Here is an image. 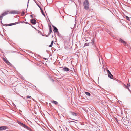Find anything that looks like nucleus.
I'll return each mask as SVG.
<instances>
[{
    "mask_svg": "<svg viewBox=\"0 0 131 131\" xmlns=\"http://www.w3.org/2000/svg\"><path fill=\"white\" fill-rule=\"evenodd\" d=\"M83 6L84 9L86 10H88L89 8V2L87 0H85L83 2Z\"/></svg>",
    "mask_w": 131,
    "mask_h": 131,
    "instance_id": "nucleus-1",
    "label": "nucleus"
},
{
    "mask_svg": "<svg viewBox=\"0 0 131 131\" xmlns=\"http://www.w3.org/2000/svg\"><path fill=\"white\" fill-rule=\"evenodd\" d=\"M8 12H5L1 15L0 16V20H1V22L3 16L8 14Z\"/></svg>",
    "mask_w": 131,
    "mask_h": 131,
    "instance_id": "nucleus-2",
    "label": "nucleus"
},
{
    "mask_svg": "<svg viewBox=\"0 0 131 131\" xmlns=\"http://www.w3.org/2000/svg\"><path fill=\"white\" fill-rule=\"evenodd\" d=\"M20 13V12H19V11L15 10L11 11L9 13L13 14H19Z\"/></svg>",
    "mask_w": 131,
    "mask_h": 131,
    "instance_id": "nucleus-3",
    "label": "nucleus"
},
{
    "mask_svg": "<svg viewBox=\"0 0 131 131\" xmlns=\"http://www.w3.org/2000/svg\"><path fill=\"white\" fill-rule=\"evenodd\" d=\"M119 42H121V43H122L125 46H126V44H127V43L125 41H124L123 40L120 38L119 40Z\"/></svg>",
    "mask_w": 131,
    "mask_h": 131,
    "instance_id": "nucleus-4",
    "label": "nucleus"
},
{
    "mask_svg": "<svg viewBox=\"0 0 131 131\" xmlns=\"http://www.w3.org/2000/svg\"><path fill=\"white\" fill-rule=\"evenodd\" d=\"M69 113L73 116H77L78 115L77 113L73 112L70 111L69 112Z\"/></svg>",
    "mask_w": 131,
    "mask_h": 131,
    "instance_id": "nucleus-5",
    "label": "nucleus"
},
{
    "mask_svg": "<svg viewBox=\"0 0 131 131\" xmlns=\"http://www.w3.org/2000/svg\"><path fill=\"white\" fill-rule=\"evenodd\" d=\"M52 27L54 29L53 31L54 33L56 32H58V29L54 26H52Z\"/></svg>",
    "mask_w": 131,
    "mask_h": 131,
    "instance_id": "nucleus-6",
    "label": "nucleus"
},
{
    "mask_svg": "<svg viewBox=\"0 0 131 131\" xmlns=\"http://www.w3.org/2000/svg\"><path fill=\"white\" fill-rule=\"evenodd\" d=\"M19 124L22 126L23 127L25 128H26V127H27V126L24 124L21 123L20 122H19Z\"/></svg>",
    "mask_w": 131,
    "mask_h": 131,
    "instance_id": "nucleus-7",
    "label": "nucleus"
},
{
    "mask_svg": "<svg viewBox=\"0 0 131 131\" xmlns=\"http://www.w3.org/2000/svg\"><path fill=\"white\" fill-rule=\"evenodd\" d=\"M31 22L33 25H35L36 24V21L35 19H32L31 20Z\"/></svg>",
    "mask_w": 131,
    "mask_h": 131,
    "instance_id": "nucleus-8",
    "label": "nucleus"
},
{
    "mask_svg": "<svg viewBox=\"0 0 131 131\" xmlns=\"http://www.w3.org/2000/svg\"><path fill=\"white\" fill-rule=\"evenodd\" d=\"M63 70L64 71L66 72L70 70L69 69L66 67H64V68H63Z\"/></svg>",
    "mask_w": 131,
    "mask_h": 131,
    "instance_id": "nucleus-9",
    "label": "nucleus"
},
{
    "mask_svg": "<svg viewBox=\"0 0 131 131\" xmlns=\"http://www.w3.org/2000/svg\"><path fill=\"white\" fill-rule=\"evenodd\" d=\"M6 129V127L5 126L0 127V131Z\"/></svg>",
    "mask_w": 131,
    "mask_h": 131,
    "instance_id": "nucleus-10",
    "label": "nucleus"
},
{
    "mask_svg": "<svg viewBox=\"0 0 131 131\" xmlns=\"http://www.w3.org/2000/svg\"><path fill=\"white\" fill-rule=\"evenodd\" d=\"M90 44L92 46H94L95 45L94 43V41L93 40H92L91 43H90Z\"/></svg>",
    "mask_w": 131,
    "mask_h": 131,
    "instance_id": "nucleus-11",
    "label": "nucleus"
},
{
    "mask_svg": "<svg viewBox=\"0 0 131 131\" xmlns=\"http://www.w3.org/2000/svg\"><path fill=\"white\" fill-rule=\"evenodd\" d=\"M49 32L48 33V34H50L52 32V28L50 26L49 27Z\"/></svg>",
    "mask_w": 131,
    "mask_h": 131,
    "instance_id": "nucleus-12",
    "label": "nucleus"
},
{
    "mask_svg": "<svg viewBox=\"0 0 131 131\" xmlns=\"http://www.w3.org/2000/svg\"><path fill=\"white\" fill-rule=\"evenodd\" d=\"M85 94L86 95L88 96H90L91 95L90 93L88 92H85Z\"/></svg>",
    "mask_w": 131,
    "mask_h": 131,
    "instance_id": "nucleus-13",
    "label": "nucleus"
},
{
    "mask_svg": "<svg viewBox=\"0 0 131 131\" xmlns=\"http://www.w3.org/2000/svg\"><path fill=\"white\" fill-rule=\"evenodd\" d=\"M92 47L94 49L97 51L98 48L95 46V45L94 46H92Z\"/></svg>",
    "mask_w": 131,
    "mask_h": 131,
    "instance_id": "nucleus-14",
    "label": "nucleus"
},
{
    "mask_svg": "<svg viewBox=\"0 0 131 131\" xmlns=\"http://www.w3.org/2000/svg\"><path fill=\"white\" fill-rule=\"evenodd\" d=\"M108 77L111 79H113V75L111 74V73L110 74H109L108 75Z\"/></svg>",
    "mask_w": 131,
    "mask_h": 131,
    "instance_id": "nucleus-15",
    "label": "nucleus"
},
{
    "mask_svg": "<svg viewBox=\"0 0 131 131\" xmlns=\"http://www.w3.org/2000/svg\"><path fill=\"white\" fill-rule=\"evenodd\" d=\"M10 24H3V25L4 26H10Z\"/></svg>",
    "mask_w": 131,
    "mask_h": 131,
    "instance_id": "nucleus-16",
    "label": "nucleus"
},
{
    "mask_svg": "<svg viewBox=\"0 0 131 131\" xmlns=\"http://www.w3.org/2000/svg\"><path fill=\"white\" fill-rule=\"evenodd\" d=\"M25 128L27 129V130H28L29 131H31V128L29 127H28L27 126V127H26Z\"/></svg>",
    "mask_w": 131,
    "mask_h": 131,
    "instance_id": "nucleus-17",
    "label": "nucleus"
},
{
    "mask_svg": "<svg viewBox=\"0 0 131 131\" xmlns=\"http://www.w3.org/2000/svg\"><path fill=\"white\" fill-rule=\"evenodd\" d=\"M52 103H54L55 104V105H57L58 104V102L56 101H52Z\"/></svg>",
    "mask_w": 131,
    "mask_h": 131,
    "instance_id": "nucleus-18",
    "label": "nucleus"
},
{
    "mask_svg": "<svg viewBox=\"0 0 131 131\" xmlns=\"http://www.w3.org/2000/svg\"><path fill=\"white\" fill-rule=\"evenodd\" d=\"M90 45V43H85L84 44L85 46H89Z\"/></svg>",
    "mask_w": 131,
    "mask_h": 131,
    "instance_id": "nucleus-19",
    "label": "nucleus"
},
{
    "mask_svg": "<svg viewBox=\"0 0 131 131\" xmlns=\"http://www.w3.org/2000/svg\"><path fill=\"white\" fill-rule=\"evenodd\" d=\"M126 18L128 20H129L130 19L129 17L127 16H126Z\"/></svg>",
    "mask_w": 131,
    "mask_h": 131,
    "instance_id": "nucleus-20",
    "label": "nucleus"
},
{
    "mask_svg": "<svg viewBox=\"0 0 131 131\" xmlns=\"http://www.w3.org/2000/svg\"><path fill=\"white\" fill-rule=\"evenodd\" d=\"M25 12L24 11H23L22 12V13L21 14V15L22 16H23L25 14Z\"/></svg>",
    "mask_w": 131,
    "mask_h": 131,
    "instance_id": "nucleus-21",
    "label": "nucleus"
},
{
    "mask_svg": "<svg viewBox=\"0 0 131 131\" xmlns=\"http://www.w3.org/2000/svg\"><path fill=\"white\" fill-rule=\"evenodd\" d=\"M41 12L42 13V14L44 15V16L45 17V15L44 13L43 12V10H42V11H41Z\"/></svg>",
    "mask_w": 131,
    "mask_h": 131,
    "instance_id": "nucleus-22",
    "label": "nucleus"
},
{
    "mask_svg": "<svg viewBox=\"0 0 131 131\" xmlns=\"http://www.w3.org/2000/svg\"><path fill=\"white\" fill-rule=\"evenodd\" d=\"M15 24H17L18 23H23V22L22 21H21V22H15Z\"/></svg>",
    "mask_w": 131,
    "mask_h": 131,
    "instance_id": "nucleus-23",
    "label": "nucleus"
},
{
    "mask_svg": "<svg viewBox=\"0 0 131 131\" xmlns=\"http://www.w3.org/2000/svg\"><path fill=\"white\" fill-rule=\"evenodd\" d=\"M26 97H27V99H28V98H30L31 97V96H30L29 95H27V96Z\"/></svg>",
    "mask_w": 131,
    "mask_h": 131,
    "instance_id": "nucleus-24",
    "label": "nucleus"
},
{
    "mask_svg": "<svg viewBox=\"0 0 131 131\" xmlns=\"http://www.w3.org/2000/svg\"><path fill=\"white\" fill-rule=\"evenodd\" d=\"M107 73H108V74H110V73H111L109 71V70H107Z\"/></svg>",
    "mask_w": 131,
    "mask_h": 131,
    "instance_id": "nucleus-25",
    "label": "nucleus"
},
{
    "mask_svg": "<svg viewBox=\"0 0 131 131\" xmlns=\"http://www.w3.org/2000/svg\"><path fill=\"white\" fill-rule=\"evenodd\" d=\"M10 26L15 25V23H10Z\"/></svg>",
    "mask_w": 131,
    "mask_h": 131,
    "instance_id": "nucleus-26",
    "label": "nucleus"
},
{
    "mask_svg": "<svg viewBox=\"0 0 131 131\" xmlns=\"http://www.w3.org/2000/svg\"><path fill=\"white\" fill-rule=\"evenodd\" d=\"M5 61H6V63L8 64V63L9 64L10 62H9V61H7L6 60H5Z\"/></svg>",
    "mask_w": 131,
    "mask_h": 131,
    "instance_id": "nucleus-27",
    "label": "nucleus"
},
{
    "mask_svg": "<svg viewBox=\"0 0 131 131\" xmlns=\"http://www.w3.org/2000/svg\"><path fill=\"white\" fill-rule=\"evenodd\" d=\"M51 80L52 81V82H53L54 81V80L53 79L51 78H50Z\"/></svg>",
    "mask_w": 131,
    "mask_h": 131,
    "instance_id": "nucleus-28",
    "label": "nucleus"
},
{
    "mask_svg": "<svg viewBox=\"0 0 131 131\" xmlns=\"http://www.w3.org/2000/svg\"><path fill=\"white\" fill-rule=\"evenodd\" d=\"M23 23H26V24H30L29 23L27 22H25L24 21L22 22Z\"/></svg>",
    "mask_w": 131,
    "mask_h": 131,
    "instance_id": "nucleus-29",
    "label": "nucleus"
},
{
    "mask_svg": "<svg viewBox=\"0 0 131 131\" xmlns=\"http://www.w3.org/2000/svg\"><path fill=\"white\" fill-rule=\"evenodd\" d=\"M52 45H53V44L51 43V44L49 46V47H51L52 46Z\"/></svg>",
    "mask_w": 131,
    "mask_h": 131,
    "instance_id": "nucleus-30",
    "label": "nucleus"
},
{
    "mask_svg": "<svg viewBox=\"0 0 131 131\" xmlns=\"http://www.w3.org/2000/svg\"><path fill=\"white\" fill-rule=\"evenodd\" d=\"M58 35H59V32H58H58H56V33Z\"/></svg>",
    "mask_w": 131,
    "mask_h": 131,
    "instance_id": "nucleus-31",
    "label": "nucleus"
},
{
    "mask_svg": "<svg viewBox=\"0 0 131 131\" xmlns=\"http://www.w3.org/2000/svg\"><path fill=\"white\" fill-rule=\"evenodd\" d=\"M70 72L71 73H73V71L71 70H70Z\"/></svg>",
    "mask_w": 131,
    "mask_h": 131,
    "instance_id": "nucleus-32",
    "label": "nucleus"
},
{
    "mask_svg": "<svg viewBox=\"0 0 131 131\" xmlns=\"http://www.w3.org/2000/svg\"><path fill=\"white\" fill-rule=\"evenodd\" d=\"M127 87L128 86H130V83H129V84H127Z\"/></svg>",
    "mask_w": 131,
    "mask_h": 131,
    "instance_id": "nucleus-33",
    "label": "nucleus"
},
{
    "mask_svg": "<svg viewBox=\"0 0 131 131\" xmlns=\"http://www.w3.org/2000/svg\"><path fill=\"white\" fill-rule=\"evenodd\" d=\"M30 17L32 18L33 17V15H30Z\"/></svg>",
    "mask_w": 131,
    "mask_h": 131,
    "instance_id": "nucleus-34",
    "label": "nucleus"
},
{
    "mask_svg": "<svg viewBox=\"0 0 131 131\" xmlns=\"http://www.w3.org/2000/svg\"><path fill=\"white\" fill-rule=\"evenodd\" d=\"M127 88L128 89L129 91H130V90L129 89V88L128 87H127Z\"/></svg>",
    "mask_w": 131,
    "mask_h": 131,
    "instance_id": "nucleus-35",
    "label": "nucleus"
},
{
    "mask_svg": "<svg viewBox=\"0 0 131 131\" xmlns=\"http://www.w3.org/2000/svg\"><path fill=\"white\" fill-rule=\"evenodd\" d=\"M115 120H116V121L117 122H118V119H117V118H115Z\"/></svg>",
    "mask_w": 131,
    "mask_h": 131,
    "instance_id": "nucleus-36",
    "label": "nucleus"
},
{
    "mask_svg": "<svg viewBox=\"0 0 131 131\" xmlns=\"http://www.w3.org/2000/svg\"><path fill=\"white\" fill-rule=\"evenodd\" d=\"M124 86L126 87V88H127V87H128L127 86H126V85H125V84H124Z\"/></svg>",
    "mask_w": 131,
    "mask_h": 131,
    "instance_id": "nucleus-37",
    "label": "nucleus"
},
{
    "mask_svg": "<svg viewBox=\"0 0 131 131\" xmlns=\"http://www.w3.org/2000/svg\"><path fill=\"white\" fill-rule=\"evenodd\" d=\"M53 41H52L51 42V43L53 44Z\"/></svg>",
    "mask_w": 131,
    "mask_h": 131,
    "instance_id": "nucleus-38",
    "label": "nucleus"
},
{
    "mask_svg": "<svg viewBox=\"0 0 131 131\" xmlns=\"http://www.w3.org/2000/svg\"><path fill=\"white\" fill-rule=\"evenodd\" d=\"M40 10H41V11H42V10H43L41 7H40Z\"/></svg>",
    "mask_w": 131,
    "mask_h": 131,
    "instance_id": "nucleus-39",
    "label": "nucleus"
},
{
    "mask_svg": "<svg viewBox=\"0 0 131 131\" xmlns=\"http://www.w3.org/2000/svg\"><path fill=\"white\" fill-rule=\"evenodd\" d=\"M44 59L45 60H46L47 59V58H44Z\"/></svg>",
    "mask_w": 131,
    "mask_h": 131,
    "instance_id": "nucleus-40",
    "label": "nucleus"
},
{
    "mask_svg": "<svg viewBox=\"0 0 131 131\" xmlns=\"http://www.w3.org/2000/svg\"><path fill=\"white\" fill-rule=\"evenodd\" d=\"M29 0H28L27 6H28V3H29Z\"/></svg>",
    "mask_w": 131,
    "mask_h": 131,
    "instance_id": "nucleus-41",
    "label": "nucleus"
},
{
    "mask_svg": "<svg viewBox=\"0 0 131 131\" xmlns=\"http://www.w3.org/2000/svg\"><path fill=\"white\" fill-rule=\"evenodd\" d=\"M70 122H75L73 121H71Z\"/></svg>",
    "mask_w": 131,
    "mask_h": 131,
    "instance_id": "nucleus-42",
    "label": "nucleus"
},
{
    "mask_svg": "<svg viewBox=\"0 0 131 131\" xmlns=\"http://www.w3.org/2000/svg\"><path fill=\"white\" fill-rule=\"evenodd\" d=\"M32 99L34 101H35V100L33 99Z\"/></svg>",
    "mask_w": 131,
    "mask_h": 131,
    "instance_id": "nucleus-43",
    "label": "nucleus"
},
{
    "mask_svg": "<svg viewBox=\"0 0 131 131\" xmlns=\"http://www.w3.org/2000/svg\"><path fill=\"white\" fill-rule=\"evenodd\" d=\"M13 105H14V106H15V104H14V103H13Z\"/></svg>",
    "mask_w": 131,
    "mask_h": 131,
    "instance_id": "nucleus-44",
    "label": "nucleus"
},
{
    "mask_svg": "<svg viewBox=\"0 0 131 131\" xmlns=\"http://www.w3.org/2000/svg\"><path fill=\"white\" fill-rule=\"evenodd\" d=\"M59 127H60V128H61V127L60 126H59Z\"/></svg>",
    "mask_w": 131,
    "mask_h": 131,
    "instance_id": "nucleus-45",
    "label": "nucleus"
},
{
    "mask_svg": "<svg viewBox=\"0 0 131 131\" xmlns=\"http://www.w3.org/2000/svg\"><path fill=\"white\" fill-rule=\"evenodd\" d=\"M38 6L39 7V8H40V7H41L40 6Z\"/></svg>",
    "mask_w": 131,
    "mask_h": 131,
    "instance_id": "nucleus-46",
    "label": "nucleus"
},
{
    "mask_svg": "<svg viewBox=\"0 0 131 131\" xmlns=\"http://www.w3.org/2000/svg\"><path fill=\"white\" fill-rule=\"evenodd\" d=\"M23 98L24 99H25V98H24V97H23Z\"/></svg>",
    "mask_w": 131,
    "mask_h": 131,
    "instance_id": "nucleus-47",
    "label": "nucleus"
}]
</instances>
